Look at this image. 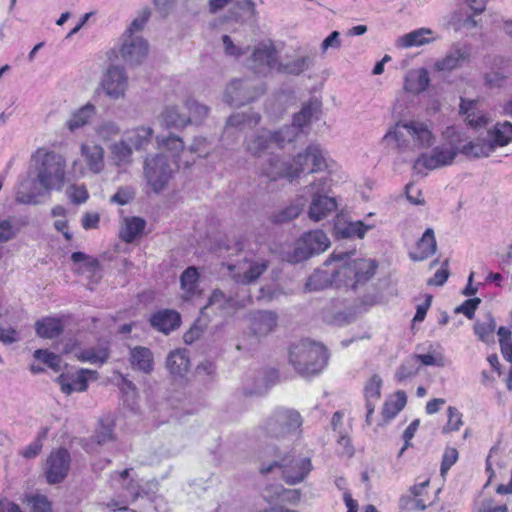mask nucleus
Returning <instances> with one entry per match:
<instances>
[{"label":"nucleus","mask_w":512,"mask_h":512,"mask_svg":"<svg viewBox=\"0 0 512 512\" xmlns=\"http://www.w3.org/2000/svg\"><path fill=\"white\" fill-rule=\"evenodd\" d=\"M275 468L281 470V477L288 485L301 483L311 472L310 458L295 456L291 452L282 451L279 447L269 445L263 451V459L259 472L263 475L271 473Z\"/></svg>","instance_id":"f257e3e1"},{"label":"nucleus","mask_w":512,"mask_h":512,"mask_svg":"<svg viewBox=\"0 0 512 512\" xmlns=\"http://www.w3.org/2000/svg\"><path fill=\"white\" fill-rule=\"evenodd\" d=\"M383 141L405 154L431 147L435 137L426 123L409 121L397 123L384 135Z\"/></svg>","instance_id":"f03ea898"},{"label":"nucleus","mask_w":512,"mask_h":512,"mask_svg":"<svg viewBox=\"0 0 512 512\" xmlns=\"http://www.w3.org/2000/svg\"><path fill=\"white\" fill-rule=\"evenodd\" d=\"M328 359L325 347L310 340H301L291 345L289 362L302 376L318 374Z\"/></svg>","instance_id":"7ed1b4c3"},{"label":"nucleus","mask_w":512,"mask_h":512,"mask_svg":"<svg viewBox=\"0 0 512 512\" xmlns=\"http://www.w3.org/2000/svg\"><path fill=\"white\" fill-rule=\"evenodd\" d=\"M36 161V181L45 192L60 191L65 184L66 161L54 151L38 150Z\"/></svg>","instance_id":"20e7f679"},{"label":"nucleus","mask_w":512,"mask_h":512,"mask_svg":"<svg viewBox=\"0 0 512 512\" xmlns=\"http://www.w3.org/2000/svg\"><path fill=\"white\" fill-rule=\"evenodd\" d=\"M353 252L334 251L331 261L338 262V276L342 278V284L356 289L358 285L370 280L376 271L377 264L371 259H351Z\"/></svg>","instance_id":"39448f33"},{"label":"nucleus","mask_w":512,"mask_h":512,"mask_svg":"<svg viewBox=\"0 0 512 512\" xmlns=\"http://www.w3.org/2000/svg\"><path fill=\"white\" fill-rule=\"evenodd\" d=\"M303 420L294 409L278 408L260 427L265 438L276 441H290L300 433Z\"/></svg>","instance_id":"423d86ee"},{"label":"nucleus","mask_w":512,"mask_h":512,"mask_svg":"<svg viewBox=\"0 0 512 512\" xmlns=\"http://www.w3.org/2000/svg\"><path fill=\"white\" fill-rule=\"evenodd\" d=\"M179 168L177 161L169 160L164 153L149 154L144 159L143 174L153 192H161L173 173Z\"/></svg>","instance_id":"0eeeda50"},{"label":"nucleus","mask_w":512,"mask_h":512,"mask_svg":"<svg viewBox=\"0 0 512 512\" xmlns=\"http://www.w3.org/2000/svg\"><path fill=\"white\" fill-rule=\"evenodd\" d=\"M307 193L311 196L309 207V218L315 222L325 219L337 209V203L334 197L328 196L330 191L329 180L325 177L306 186Z\"/></svg>","instance_id":"6e6552de"},{"label":"nucleus","mask_w":512,"mask_h":512,"mask_svg":"<svg viewBox=\"0 0 512 512\" xmlns=\"http://www.w3.org/2000/svg\"><path fill=\"white\" fill-rule=\"evenodd\" d=\"M291 131L288 128H280L277 131L262 129L247 138L246 149L257 156L274 147L283 148L286 144L293 142L294 135Z\"/></svg>","instance_id":"1a4fd4ad"},{"label":"nucleus","mask_w":512,"mask_h":512,"mask_svg":"<svg viewBox=\"0 0 512 512\" xmlns=\"http://www.w3.org/2000/svg\"><path fill=\"white\" fill-rule=\"evenodd\" d=\"M264 91V85L259 80L235 79L226 87L224 101L229 105L241 106L255 100Z\"/></svg>","instance_id":"9d476101"},{"label":"nucleus","mask_w":512,"mask_h":512,"mask_svg":"<svg viewBox=\"0 0 512 512\" xmlns=\"http://www.w3.org/2000/svg\"><path fill=\"white\" fill-rule=\"evenodd\" d=\"M131 469L122 472H114L111 476L114 485L121 488L118 500H112L107 504L114 510H127V505L134 502L140 496V485L130 477Z\"/></svg>","instance_id":"9b49d317"},{"label":"nucleus","mask_w":512,"mask_h":512,"mask_svg":"<svg viewBox=\"0 0 512 512\" xmlns=\"http://www.w3.org/2000/svg\"><path fill=\"white\" fill-rule=\"evenodd\" d=\"M459 149L453 144L435 147L431 153H422L416 160L413 169L420 173L422 169L434 170L453 163Z\"/></svg>","instance_id":"f8f14e48"},{"label":"nucleus","mask_w":512,"mask_h":512,"mask_svg":"<svg viewBox=\"0 0 512 512\" xmlns=\"http://www.w3.org/2000/svg\"><path fill=\"white\" fill-rule=\"evenodd\" d=\"M248 67L255 74L265 76L278 67V55L273 45L258 44L251 57L248 59Z\"/></svg>","instance_id":"ddd939ff"},{"label":"nucleus","mask_w":512,"mask_h":512,"mask_svg":"<svg viewBox=\"0 0 512 512\" xmlns=\"http://www.w3.org/2000/svg\"><path fill=\"white\" fill-rule=\"evenodd\" d=\"M278 314L271 310H256L248 315L249 332L258 341L273 333L278 326Z\"/></svg>","instance_id":"4468645a"},{"label":"nucleus","mask_w":512,"mask_h":512,"mask_svg":"<svg viewBox=\"0 0 512 512\" xmlns=\"http://www.w3.org/2000/svg\"><path fill=\"white\" fill-rule=\"evenodd\" d=\"M338 262L331 261V257L324 262V268L317 269L307 280L306 289L319 291L330 285L342 286V278L338 276Z\"/></svg>","instance_id":"2eb2a0df"},{"label":"nucleus","mask_w":512,"mask_h":512,"mask_svg":"<svg viewBox=\"0 0 512 512\" xmlns=\"http://www.w3.org/2000/svg\"><path fill=\"white\" fill-rule=\"evenodd\" d=\"M70 454L66 449H58L47 459V481L50 484L60 483L68 474L70 468Z\"/></svg>","instance_id":"dca6fc26"},{"label":"nucleus","mask_w":512,"mask_h":512,"mask_svg":"<svg viewBox=\"0 0 512 512\" xmlns=\"http://www.w3.org/2000/svg\"><path fill=\"white\" fill-rule=\"evenodd\" d=\"M246 302H250V297L247 299H239L232 296H226L221 290L216 289L211 294L207 305L202 309H205V318H209V309H213L225 315H230L237 309L244 307Z\"/></svg>","instance_id":"f3484780"},{"label":"nucleus","mask_w":512,"mask_h":512,"mask_svg":"<svg viewBox=\"0 0 512 512\" xmlns=\"http://www.w3.org/2000/svg\"><path fill=\"white\" fill-rule=\"evenodd\" d=\"M148 52L147 42L137 35H126L120 48V55L130 65L140 64Z\"/></svg>","instance_id":"a211bd4d"},{"label":"nucleus","mask_w":512,"mask_h":512,"mask_svg":"<svg viewBox=\"0 0 512 512\" xmlns=\"http://www.w3.org/2000/svg\"><path fill=\"white\" fill-rule=\"evenodd\" d=\"M128 85V78L123 68L112 65L108 68L102 86L105 93L112 99L122 98Z\"/></svg>","instance_id":"6ab92c4d"},{"label":"nucleus","mask_w":512,"mask_h":512,"mask_svg":"<svg viewBox=\"0 0 512 512\" xmlns=\"http://www.w3.org/2000/svg\"><path fill=\"white\" fill-rule=\"evenodd\" d=\"M228 269L236 282L248 285L260 277L267 269V264L264 261H248L244 258L239 265L228 264Z\"/></svg>","instance_id":"aec40b11"},{"label":"nucleus","mask_w":512,"mask_h":512,"mask_svg":"<svg viewBox=\"0 0 512 512\" xmlns=\"http://www.w3.org/2000/svg\"><path fill=\"white\" fill-rule=\"evenodd\" d=\"M470 57V48L466 44L454 43L445 57L438 60L434 67L437 71L450 72L460 68Z\"/></svg>","instance_id":"412c9836"},{"label":"nucleus","mask_w":512,"mask_h":512,"mask_svg":"<svg viewBox=\"0 0 512 512\" xmlns=\"http://www.w3.org/2000/svg\"><path fill=\"white\" fill-rule=\"evenodd\" d=\"M320 111V103L317 100L309 101L304 104L302 109L294 115L293 122L291 125H284L282 128L291 129L293 132V141L304 132V129L308 127L312 119Z\"/></svg>","instance_id":"4be33fe9"},{"label":"nucleus","mask_w":512,"mask_h":512,"mask_svg":"<svg viewBox=\"0 0 512 512\" xmlns=\"http://www.w3.org/2000/svg\"><path fill=\"white\" fill-rule=\"evenodd\" d=\"M96 374V371L80 369L76 375L69 376L61 374L57 378V383L60 385L61 391L65 394L83 392L88 387V376H95Z\"/></svg>","instance_id":"5701e85b"},{"label":"nucleus","mask_w":512,"mask_h":512,"mask_svg":"<svg viewBox=\"0 0 512 512\" xmlns=\"http://www.w3.org/2000/svg\"><path fill=\"white\" fill-rule=\"evenodd\" d=\"M130 364L133 370L144 374H150L154 369V357L152 351L144 346L130 348Z\"/></svg>","instance_id":"b1692460"},{"label":"nucleus","mask_w":512,"mask_h":512,"mask_svg":"<svg viewBox=\"0 0 512 512\" xmlns=\"http://www.w3.org/2000/svg\"><path fill=\"white\" fill-rule=\"evenodd\" d=\"M150 323L158 331L168 334L180 326L181 317L175 310L164 309L153 314Z\"/></svg>","instance_id":"393cba45"},{"label":"nucleus","mask_w":512,"mask_h":512,"mask_svg":"<svg viewBox=\"0 0 512 512\" xmlns=\"http://www.w3.org/2000/svg\"><path fill=\"white\" fill-rule=\"evenodd\" d=\"M436 33L430 28H419L398 38L397 44L402 48L419 47L434 42Z\"/></svg>","instance_id":"a878e982"},{"label":"nucleus","mask_w":512,"mask_h":512,"mask_svg":"<svg viewBox=\"0 0 512 512\" xmlns=\"http://www.w3.org/2000/svg\"><path fill=\"white\" fill-rule=\"evenodd\" d=\"M81 155L84 159L86 166L94 174H99L103 171L104 163V149L98 144H82Z\"/></svg>","instance_id":"bb28decb"},{"label":"nucleus","mask_w":512,"mask_h":512,"mask_svg":"<svg viewBox=\"0 0 512 512\" xmlns=\"http://www.w3.org/2000/svg\"><path fill=\"white\" fill-rule=\"evenodd\" d=\"M110 350L107 342H100L93 347H88L76 353L81 362H88L95 365H103L109 358Z\"/></svg>","instance_id":"cd10ccee"},{"label":"nucleus","mask_w":512,"mask_h":512,"mask_svg":"<svg viewBox=\"0 0 512 512\" xmlns=\"http://www.w3.org/2000/svg\"><path fill=\"white\" fill-rule=\"evenodd\" d=\"M437 243L432 228H427L421 239L417 242L416 250L409 253L413 261H422L436 252Z\"/></svg>","instance_id":"c85d7f7f"},{"label":"nucleus","mask_w":512,"mask_h":512,"mask_svg":"<svg viewBox=\"0 0 512 512\" xmlns=\"http://www.w3.org/2000/svg\"><path fill=\"white\" fill-rule=\"evenodd\" d=\"M289 169L288 162L281 160L278 156H271L261 165L260 171L262 176L270 181H275L279 178L289 180Z\"/></svg>","instance_id":"c756f323"},{"label":"nucleus","mask_w":512,"mask_h":512,"mask_svg":"<svg viewBox=\"0 0 512 512\" xmlns=\"http://www.w3.org/2000/svg\"><path fill=\"white\" fill-rule=\"evenodd\" d=\"M96 112V107L91 103H87L71 114V117L66 122V127L69 131L75 132L89 124L96 115Z\"/></svg>","instance_id":"7c9ffc66"},{"label":"nucleus","mask_w":512,"mask_h":512,"mask_svg":"<svg viewBox=\"0 0 512 512\" xmlns=\"http://www.w3.org/2000/svg\"><path fill=\"white\" fill-rule=\"evenodd\" d=\"M161 125L167 129H182L191 123V119L178 111V107L166 106L160 114Z\"/></svg>","instance_id":"2f4dec72"},{"label":"nucleus","mask_w":512,"mask_h":512,"mask_svg":"<svg viewBox=\"0 0 512 512\" xmlns=\"http://www.w3.org/2000/svg\"><path fill=\"white\" fill-rule=\"evenodd\" d=\"M154 131L149 126H139L125 132V138L136 150H145L152 142Z\"/></svg>","instance_id":"473e14b6"},{"label":"nucleus","mask_w":512,"mask_h":512,"mask_svg":"<svg viewBox=\"0 0 512 512\" xmlns=\"http://www.w3.org/2000/svg\"><path fill=\"white\" fill-rule=\"evenodd\" d=\"M488 139L493 144L494 150L497 147L508 145L512 141V123L508 121L498 122L488 131Z\"/></svg>","instance_id":"72a5a7b5"},{"label":"nucleus","mask_w":512,"mask_h":512,"mask_svg":"<svg viewBox=\"0 0 512 512\" xmlns=\"http://www.w3.org/2000/svg\"><path fill=\"white\" fill-rule=\"evenodd\" d=\"M157 146L160 149V153L169 152L170 155H167L169 160H176L179 164V155L184 151V143L183 140L173 134L168 135L167 137L157 136L156 137Z\"/></svg>","instance_id":"f704fd0d"},{"label":"nucleus","mask_w":512,"mask_h":512,"mask_svg":"<svg viewBox=\"0 0 512 512\" xmlns=\"http://www.w3.org/2000/svg\"><path fill=\"white\" fill-rule=\"evenodd\" d=\"M35 330L39 337L53 339L63 333L64 327L60 319L46 317L35 323Z\"/></svg>","instance_id":"c9c22d12"},{"label":"nucleus","mask_w":512,"mask_h":512,"mask_svg":"<svg viewBox=\"0 0 512 512\" xmlns=\"http://www.w3.org/2000/svg\"><path fill=\"white\" fill-rule=\"evenodd\" d=\"M190 360L185 349L172 351L166 360V366L171 374L183 376L189 369Z\"/></svg>","instance_id":"e433bc0d"},{"label":"nucleus","mask_w":512,"mask_h":512,"mask_svg":"<svg viewBox=\"0 0 512 512\" xmlns=\"http://www.w3.org/2000/svg\"><path fill=\"white\" fill-rule=\"evenodd\" d=\"M301 238L305 240L306 247L313 255L324 252L330 245L329 238L322 230H313L304 233Z\"/></svg>","instance_id":"4c0bfd02"},{"label":"nucleus","mask_w":512,"mask_h":512,"mask_svg":"<svg viewBox=\"0 0 512 512\" xmlns=\"http://www.w3.org/2000/svg\"><path fill=\"white\" fill-rule=\"evenodd\" d=\"M198 280H199V273L195 267H188L181 274V277H180L181 289L183 291V298L185 300L191 299L193 296H195L199 292Z\"/></svg>","instance_id":"58836bf2"},{"label":"nucleus","mask_w":512,"mask_h":512,"mask_svg":"<svg viewBox=\"0 0 512 512\" xmlns=\"http://www.w3.org/2000/svg\"><path fill=\"white\" fill-rule=\"evenodd\" d=\"M474 333L478 339L486 344L494 343V332L496 329V322L491 313L485 315L484 321H477L474 324Z\"/></svg>","instance_id":"ea45409f"},{"label":"nucleus","mask_w":512,"mask_h":512,"mask_svg":"<svg viewBox=\"0 0 512 512\" xmlns=\"http://www.w3.org/2000/svg\"><path fill=\"white\" fill-rule=\"evenodd\" d=\"M109 149L115 165L122 166L131 163L133 151L126 139L113 143Z\"/></svg>","instance_id":"a19ab883"},{"label":"nucleus","mask_w":512,"mask_h":512,"mask_svg":"<svg viewBox=\"0 0 512 512\" xmlns=\"http://www.w3.org/2000/svg\"><path fill=\"white\" fill-rule=\"evenodd\" d=\"M371 226L365 225L362 221L348 222L344 224H337L335 226V233L341 238H363Z\"/></svg>","instance_id":"79ce46f5"},{"label":"nucleus","mask_w":512,"mask_h":512,"mask_svg":"<svg viewBox=\"0 0 512 512\" xmlns=\"http://www.w3.org/2000/svg\"><path fill=\"white\" fill-rule=\"evenodd\" d=\"M407 396L402 390H398L392 398L386 400L382 410L383 418L386 421L392 420L406 405Z\"/></svg>","instance_id":"37998d69"},{"label":"nucleus","mask_w":512,"mask_h":512,"mask_svg":"<svg viewBox=\"0 0 512 512\" xmlns=\"http://www.w3.org/2000/svg\"><path fill=\"white\" fill-rule=\"evenodd\" d=\"M314 59L311 56H301L287 63H279L277 70L286 74L300 75L313 65Z\"/></svg>","instance_id":"c03bdc74"},{"label":"nucleus","mask_w":512,"mask_h":512,"mask_svg":"<svg viewBox=\"0 0 512 512\" xmlns=\"http://www.w3.org/2000/svg\"><path fill=\"white\" fill-rule=\"evenodd\" d=\"M308 156L311 162L309 173L320 172L328 167L327 152L319 144L312 143L308 146Z\"/></svg>","instance_id":"a18cd8bd"},{"label":"nucleus","mask_w":512,"mask_h":512,"mask_svg":"<svg viewBox=\"0 0 512 512\" xmlns=\"http://www.w3.org/2000/svg\"><path fill=\"white\" fill-rule=\"evenodd\" d=\"M494 151L493 144L490 143L489 139L469 142L460 149V152L464 155L475 158L488 157Z\"/></svg>","instance_id":"49530a36"},{"label":"nucleus","mask_w":512,"mask_h":512,"mask_svg":"<svg viewBox=\"0 0 512 512\" xmlns=\"http://www.w3.org/2000/svg\"><path fill=\"white\" fill-rule=\"evenodd\" d=\"M146 226L145 220L140 217L128 218L125 221V227L121 231V238L127 243L133 242L140 234H142Z\"/></svg>","instance_id":"de8ad7c7"},{"label":"nucleus","mask_w":512,"mask_h":512,"mask_svg":"<svg viewBox=\"0 0 512 512\" xmlns=\"http://www.w3.org/2000/svg\"><path fill=\"white\" fill-rule=\"evenodd\" d=\"M313 256V253L306 247L305 240L301 237L295 242L291 251L285 253L284 259L289 263H300Z\"/></svg>","instance_id":"09e8293b"},{"label":"nucleus","mask_w":512,"mask_h":512,"mask_svg":"<svg viewBox=\"0 0 512 512\" xmlns=\"http://www.w3.org/2000/svg\"><path fill=\"white\" fill-rule=\"evenodd\" d=\"M310 157L308 156V147L304 152L297 154L292 162H288L289 165V181H292L298 178L302 173H304L309 166Z\"/></svg>","instance_id":"8fccbe9b"},{"label":"nucleus","mask_w":512,"mask_h":512,"mask_svg":"<svg viewBox=\"0 0 512 512\" xmlns=\"http://www.w3.org/2000/svg\"><path fill=\"white\" fill-rule=\"evenodd\" d=\"M420 365L417 363V358L411 355L403 361L395 373V378L398 382H403L418 374Z\"/></svg>","instance_id":"3c124183"},{"label":"nucleus","mask_w":512,"mask_h":512,"mask_svg":"<svg viewBox=\"0 0 512 512\" xmlns=\"http://www.w3.org/2000/svg\"><path fill=\"white\" fill-rule=\"evenodd\" d=\"M260 121V115L258 113H235L231 115L227 120V126L229 127H242L245 125H256Z\"/></svg>","instance_id":"603ef678"},{"label":"nucleus","mask_w":512,"mask_h":512,"mask_svg":"<svg viewBox=\"0 0 512 512\" xmlns=\"http://www.w3.org/2000/svg\"><path fill=\"white\" fill-rule=\"evenodd\" d=\"M97 136L103 141H108L120 133V127L115 121L105 120L95 127Z\"/></svg>","instance_id":"864d4df0"},{"label":"nucleus","mask_w":512,"mask_h":512,"mask_svg":"<svg viewBox=\"0 0 512 512\" xmlns=\"http://www.w3.org/2000/svg\"><path fill=\"white\" fill-rule=\"evenodd\" d=\"M209 318H205V309L200 310V316L195 321L193 327L184 334V341L186 343H192L200 337L203 330L207 327Z\"/></svg>","instance_id":"5fc2aeb1"},{"label":"nucleus","mask_w":512,"mask_h":512,"mask_svg":"<svg viewBox=\"0 0 512 512\" xmlns=\"http://www.w3.org/2000/svg\"><path fill=\"white\" fill-rule=\"evenodd\" d=\"M411 87L410 90L415 93H420L425 91L429 84L430 78L427 69L421 68L414 73L411 74Z\"/></svg>","instance_id":"6e6d98bb"},{"label":"nucleus","mask_w":512,"mask_h":512,"mask_svg":"<svg viewBox=\"0 0 512 512\" xmlns=\"http://www.w3.org/2000/svg\"><path fill=\"white\" fill-rule=\"evenodd\" d=\"M381 385H382V379L378 375H373L369 381L367 382L364 393H365V399L366 403H375L379 400L381 396Z\"/></svg>","instance_id":"4d7b16f0"},{"label":"nucleus","mask_w":512,"mask_h":512,"mask_svg":"<svg viewBox=\"0 0 512 512\" xmlns=\"http://www.w3.org/2000/svg\"><path fill=\"white\" fill-rule=\"evenodd\" d=\"M185 105L190 113L191 122H201L208 115L209 108L194 99H188Z\"/></svg>","instance_id":"13d9d810"},{"label":"nucleus","mask_w":512,"mask_h":512,"mask_svg":"<svg viewBox=\"0 0 512 512\" xmlns=\"http://www.w3.org/2000/svg\"><path fill=\"white\" fill-rule=\"evenodd\" d=\"M114 425L111 421H101L95 432L94 439L99 445L113 440Z\"/></svg>","instance_id":"bf43d9fd"},{"label":"nucleus","mask_w":512,"mask_h":512,"mask_svg":"<svg viewBox=\"0 0 512 512\" xmlns=\"http://www.w3.org/2000/svg\"><path fill=\"white\" fill-rule=\"evenodd\" d=\"M34 357L55 371L60 370V366H61V357L60 356H58L52 352H49L48 350L38 349L35 351Z\"/></svg>","instance_id":"052dcab7"},{"label":"nucleus","mask_w":512,"mask_h":512,"mask_svg":"<svg viewBox=\"0 0 512 512\" xmlns=\"http://www.w3.org/2000/svg\"><path fill=\"white\" fill-rule=\"evenodd\" d=\"M301 206L297 204H291L284 209L278 211L273 215V221L275 223H285L293 220L294 218L298 217V215L301 213Z\"/></svg>","instance_id":"680f3d73"},{"label":"nucleus","mask_w":512,"mask_h":512,"mask_svg":"<svg viewBox=\"0 0 512 512\" xmlns=\"http://www.w3.org/2000/svg\"><path fill=\"white\" fill-rule=\"evenodd\" d=\"M448 413V421L447 424L443 427V433H449L452 431H458L460 427L463 425L462 422V414L456 407L449 406L447 409Z\"/></svg>","instance_id":"e2e57ef3"},{"label":"nucleus","mask_w":512,"mask_h":512,"mask_svg":"<svg viewBox=\"0 0 512 512\" xmlns=\"http://www.w3.org/2000/svg\"><path fill=\"white\" fill-rule=\"evenodd\" d=\"M151 12L148 8H144L139 15L131 22L123 37L126 35H134L135 32L141 31L149 20Z\"/></svg>","instance_id":"0e129e2a"},{"label":"nucleus","mask_w":512,"mask_h":512,"mask_svg":"<svg viewBox=\"0 0 512 512\" xmlns=\"http://www.w3.org/2000/svg\"><path fill=\"white\" fill-rule=\"evenodd\" d=\"M66 194L74 204L85 203L89 197L88 191L83 185H71L67 188Z\"/></svg>","instance_id":"69168bd1"},{"label":"nucleus","mask_w":512,"mask_h":512,"mask_svg":"<svg viewBox=\"0 0 512 512\" xmlns=\"http://www.w3.org/2000/svg\"><path fill=\"white\" fill-rule=\"evenodd\" d=\"M481 303L480 298H470L465 300L461 305L455 308V313L464 314L468 319H473L475 316V311L477 310L479 304Z\"/></svg>","instance_id":"338daca9"},{"label":"nucleus","mask_w":512,"mask_h":512,"mask_svg":"<svg viewBox=\"0 0 512 512\" xmlns=\"http://www.w3.org/2000/svg\"><path fill=\"white\" fill-rule=\"evenodd\" d=\"M222 42H223L225 54L229 55V56H233L235 58H238V57L246 54L248 51V48H249L248 46L247 47L237 46L236 44H234L231 37L228 35L222 36Z\"/></svg>","instance_id":"774afa93"}]
</instances>
